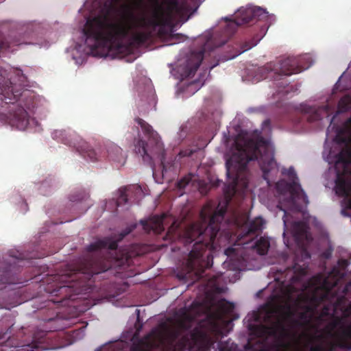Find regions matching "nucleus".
Returning a JSON list of instances; mask_svg holds the SVG:
<instances>
[{"label":"nucleus","mask_w":351,"mask_h":351,"mask_svg":"<svg viewBox=\"0 0 351 351\" xmlns=\"http://www.w3.org/2000/svg\"><path fill=\"white\" fill-rule=\"evenodd\" d=\"M110 1L108 9L104 14L88 19L83 29L85 44L94 56L106 55L112 49L119 53L129 51L130 47L123 42L130 35L131 44L138 47L152 40L157 27L158 36H164V29L171 23L173 12L180 11L178 0L168 1L166 8L158 0H154L156 6L150 17L144 14L136 16L128 5H123L122 19H128L124 21L112 14L116 9L112 5L113 0Z\"/></svg>","instance_id":"1"},{"label":"nucleus","mask_w":351,"mask_h":351,"mask_svg":"<svg viewBox=\"0 0 351 351\" xmlns=\"http://www.w3.org/2000/svg\"><path fill=\"white\" fill-rule=\"evenodd\" d=\"M228 201L221 205L219 203L206 222V208H204L200 216L202 220L188 226L180 235V240L186 245L195 241L186 261V274L179 273L180 279H186L192 272L200 275L213 265V253L219 247L222 240L228 241L232 236L241 241L245 238L252 239L260 235L265 225V220L261 217L248 221L247 217L238 210L227 213Z\"/></svg>","instance_id":"2"},{"label":"nucleus","mask_w":351,"mask_h":351,"mask_svg":"<svg viewBox=\"0 0 351 351\" xmlns=\"http://www.w3.org/2000/svg\"><path fill=\"white\" fill-rule=\"evenodd\" d=\"M234 308L232 303L221 300L217 309L202 320H197L190 308H181L173 317L160 323L163 339L170 345V351H208L222 334L226 317Z\"/></svg>","instance_id":"3"},{"label":"nucleus","mask_w":351,"mask_h":351,"mask_svg":"<svg viewBox=\"0 0 351 351\" xmlns=\"http://www.w3.org/2000/svg\"><path fill=\"white\" fill-rule=\"evenodd\" d=\"M132 231L127 228L119 234L106 237L90 243L86 247V254L75 264L68 265L67 271L54 277L60 282L54 289L48 291L55 296L60 297L59 300H51L58 306L66 305V300H74L73 295L86 291L88 282L95 274L108 271L112 267L113 260L118 259L112 255L104 256V250H115L118 242Z\"/></svg>","instance_id":"4"},{"label":"nucleus","mask_w":351,"mask_h":351,"mask_svg":"<svg viewBox=\"0 0 351 351\" xmlns=\"http://www.w3.org/2000/svg\"><path fill=\"white\" fill-rule=\"evenodd\" d=\"M257 160L263 172V178L267 183L270 177L278 171L274 156V150L269 142L262 136L256 139L239 136L234 141L232 154L226 162V173L232 179L233 186L248 185L247 164Z\"/></svg>","instance_id":"5"},{"label":"nucleus","mask_w":351,"mask_h":351,"mask_svg":"<svg viewBox=\"0 0 351 351\" xmlns=\"http://www.w3.org/2000/svg\"><path fill=\"white\" fill-rule=\"evenodd\" d=\"M249 329L257 336L271 337L274 339V341L271 345H268L263 340H249L244 346V350H239L237 345L228 339L218 343L219 351H306L304 342L297 343L292 350H287V345L283 339L288 335V330L284 321L280 318L268 325L250 324Z\"/></svg>","instance_id":"6"},{"label":"nucleus","mask_w":351,"mask_h":351,"mask_svg":"<svg viewBox=\"0 0 351 351\" xmlns=\"http://www.w3.org/2000/svg\"><path fill=\"white\" fill-rule=\"evenodd\" d=\"M337 170L336 193L341 197L348 198L346 208L350 211L351 217V179L347 176L351 173V150L342 149L337 155L335 162Z\"/></svg>","instance_id":"7"},{"label":"nucleus","mask_w":351,"mask_h":351,"mask_svg":"<svg viewBox=\"0 0 351 351\" xmlns=\"http://www.w3.org/2000/svg\"><path fill=\"white\" fill-rule=\"evenodd\" d=\"M36 258L34 255H25L19 252H10L9 254L0 258V286L16 284L19 267H23L26 260Z\"/></svg>","instance_id":"8"},{"label":"nucleus","mask_w":351,"mask_h":351,"mask_svg":"<svg viewBox=\"0 0 351 351\" xmlns=\"http://www.w3.org/2000/svg\"><path fill=\"white\" fill-rule=\"evenodd\" d=\"M311 58L308 56L298 57H287L279 60L269 68L274 71L275 81L281 79L282 76H289L307 69L311 65Z\"/></svg>","instance_id":"9"},{"label":"nucleus","mask_w":351,"mask_h":351,"mask_svg":"<svg viewBox=\"0 0 351 351\" xmlns=\"http://www.w3.org/2000/svg\"><path fill=\"white\" fill-rule=\"evenodd\" d=\"M268 19V12L260 7L240 10L236 13L234 20H230L223 29V34L230 38L239 26L255 23Z\"/></svg>","instance_id":"10"},{"label":"nucleus","mask_w":351,"mask_h":351,"mask_svg":"<svg viewBox=\"0 0 351 351\" xmlns=\"http://www.w3.org/2000/svg\"><path fill=\"white\" fill-rule=\"evenodd\" d=\"M152 341L145 346L134 345L130 351H170V345L163 339V335L160 332V323L158 326L152 330L150 334ZM122 345V342H118L115 345L109 346L107 349L109 351H123L121 348L115 350L114 346ZM106 350V348H104Z\"/></svg>","instance_id":"11"},{"label":"nucleus","mask_w":351,"mask_h":351,"mask_svg":"<svg viewBox=\"0 0 351 351\" xmlns=\"http://www.w3.org/2000/svg\"><path fill=\"white\" fill-rule=\"evenodd\" d=\"M22 88H17L10 80H5V77L0 74V106L12 104L18 101L22 94Z\"/></svg>","instance_id":"12"},{"label":"nucleus","mask_w":351,"mask_h":351,"mask_svg":"<svg viewBox=\"0 0 351 351\" xmlns=\"http://www.w3.org/2000/svg\"><path fill=\"white\" fill-rule=\"evenodd\" d=\"M6 122L12 128L24 130L29 123V117L23 107L16 106L10 110Z\"/></svg>","instance_id":"13"},{"label":"nucleus","mask_w":351,"mask_h":351,"mask_svg":"<svg viewBox=\"0 0 351 351\" xmlns=\"http://www.w3.org/2000/svg\"><path fill=\"white\" fill-rule=\"evenodd\" d=\"M134 151L135 152V153L140 155L145 161H148L151 160L152 157L150 155L151 154H153L154 149H157V152H162V159L164 160V152L162 151V145H160V147H158L154 144L149 143V141L148 143H146L141 138L139 134H138V138H135L134 140Z\"/></svg>","instance_id":"14"},{"label":"nucleus","mask_w":351,"mask_h":351,"mask_svg":"<svg viewBox=\"0 0 351 351\" xmlns=\"http://www.w3.org/2000/svg\"><path fill=\"white\" fill-rule=\"evenodd\" d=\"M287 176L291 182L288 183L287 188L291 193V199L294 201L296 199H302L305 204H308V197L302 189L301 185L298 183V178L296 173L293 167H290L287 170Z\"/></svg>","instance_id":"15"},{"label":"nucleus","mask_w":351,"mask_h":351,"mask_svg":"<svg viewBox=\"0 0 351 351\" xmlns=\"http://www.w3.org/2000/svg\"><path fill=\"white\" fill-rule=\"evenodd\" d=\"M64 144L73 147L84 158H89L90 160L95 162L97 160V154L94 149L90 147L89 145L81 138H75L73 140H65Z\"/></svg>","instance_id":"16"},{"label":"nucleus","mask_w":351,"mask_h":351,"mask_svg":"<svg viewBox=\"0 0 351 351\" xmlns=\"http://www.w3.org/2000/svg\"><path fill=\"white\" fill-rule=\"evenodd\" d=\"M203 59L204 52L202 51L191 53L186 62L184 75L189 77H193L199 67Z\"/></svg>","instance_id":"17"},{"label":"nucleus","mask_w":351,"mask_h":351,"mask_svg":"<svg viewBox=\"0 0 351 351\" xmlns=\"http://www.w3.org/2000/svg\"><path fill=\"white\" fill-rule=\"evenodd\" d=\"M260 40L261 38H257L256 40H254V38H253L252 40L246 41L241 45L237 44L236 46L231 47L230 49H229L227 51L226 54L223 56L222 60L226 61L236 58L241 53L247 51L252 47L256 45Z\"/></svg>","instance_id":"18"},{"label":"nucleus","mask_w":351,"mask_h":351,"mask_svg":"<svg viewBox=\"0 0 351 351\" xmlns=\"http://www.w3.org/2000/svg\"><path fill=\"white\" fill-rule=\"evenodd\" d=\"M342 276L343 274L340 271L339 268L337 267H334L328 274V276L324 278L322 284V287L326 290V295L324 297H326V295L330 293L332 288L338 285L339 281Z\"/></svg>","instance_id":"19"},{"label":"nucleus","mask_w":351,"mask_h":351,"mask_svg":"<svg viewBox=\"0 0 351 351\" xmlns=\"http://www.w3.org/2000/svg\"><path fill=\"white\" fill-rule=\"evenodd\" d=\"M135 121L138 125L141 126L143 132L148 138L149 143H153L158 147H159L160 145H162L158 134L153 130L152 127L149 123L139 117L136 118Z\"/></svg>","instance_id":"20"},{"label":"nucleus","mask_w":351,"mask_h":351,"mask_svg":"<svg viewBox=\"0 0 351 351\" xmlns=\"http://www.w3.org/2000/svg\"><path fill=\"white\" fill-rule=\"evenodd\" d=\"M308 226L303 221H296L293 224V234L295 241L300 243L311 239Z\"/></svg>","instance_id":"21"},{"label":"nucleus","mask_w":351,"mask_h":351,"mask_svg":"<svg viewBox=\"0 0 351 351\" xmlns=\"http://www.w3.org/2000/svg\"><path fill=\"white\" fill-rule=\"evenodd\" d=\"M42 342L41 341H36L34 340L31 344L23 345L20 348H14L11 349L10 347V339L9 337L5 342H0V351H40V348H42L40 346Z\"/></svg>","instance_id":"22"},{"label":"nucleus","mask_w":351,"mask_h":351,"mask_svg":"<svg viewBox=\"0 0 351 351\" xmlns=\"http://www.w3.org/2000/svg\"><path fill=\"white\" fill-rule=\"evenodd\" d=\"M305 113L308 114L307 120L308 122H314L322 119L324 116L328 117V106H323L319 107L306 106L304 108Z\"/></svg>","instance_id":"23"},{"label":"nucleus","mask_w":351,"mask_h":351,"mask_svg":"<svg viewBox=\"0 0 351 351\" xmlns=\"http://www.w3.org/2000/svg\"><path fill=\"white\" fill-rule=\"evenodd\" d=\"M162 221L163 218L156 217L150 221L142 220L141 223L145 230L147 232L153 231L156 234H160L164 230Z\"/></svg>","instance_id":"24"},{"label":"nucleus","mask_w":351,"mask_h":351,"mask_svg":"<svg viewBox=\"0 0 351 351\" xmlns=\"http://www.w3.org/2000/svg\"><path fill=\"white\" fill-rule=\"evenodd\" d=\"M287 275L289 273L291 274V276L289 280L290 285L289 286H292L294 284L300 282L302 281V278L306 274V268L303 267L300 265L295 264L292 268H288L287 269Z\"/></svg>","instance_id":"25"},{"label":"nucleus","mask_w":351,"mask_h":351,"mask_svg":"<svg viewBox=\"0 0 351 351\" xmlns=\"http://www.w3.org/2000/svg\"><path fill=\"white\" fill-rule=\"evenodd\" d=\"M133 190L136 193H142L141 188L139 185H132L128 187L121 188L119 189L120 194L115 202L117 207H119L128 202V192Z\"/></svg>","instance_id":"26"},{"label":"nucleus","mask_w":351,"mask_h":351,"mask_svg":"<svg viewBox=\"0 0 351 351\" xmlns=\"http://www.w3.org/2000/svg\"><path fill=\"white\" fill-rule=\"evenodd\" d=\"M253 247L260 255H265L269 250V242L263 237H261L254 243Z\"/></svg>","instance_id":"27"},{"label":"nucleus","mask_w":351,"mask_h":351,"mask_svg":"<svg viewBox=\"0 0 351 351\" xmlns=\"http://www.w3.org/2000/svg\"><path fill=\"white\" fill-rule=\"evenodd\" d=\"M344 297H339L337 300L336 306L341 307L342 314L345 318L351 317V302L346 306H342V303L344 301Z\"/></svg>","instance_id":"28"},{"label":"nucleus","mask_w":351,"mask_h":351,"mask_svg":"<svg viewBox=\"0 0 351 351\" xmlns=\"http://www.w3.org/2000/svg\"><path fill=\"white\" fill-rule=\"evenodd\" d=\"M191 176H186L178 180L176 183V186L179 189H184L191 181Z\"/></svg>","instance_id":"29"},{"label":"nucleus","mask_w":351,"mask_h":351,"mask_svg":"<svg viewBox=\"0 0 351 351\" xmlns=\"http://www.w3.org/2000/svg\"><path fill=\"white\" fill-rule=\"evenodd\" d=\"M169 38L171 40H174L175 43H180L184 40L185 36L180 34H172Z\"/></svg>","instance_id":"30"},{"label":"nucleus","mask_w":351,"mask_h":351,"mask_svg":"<svg viewBox=\"0 0 351 351\" xmlns=\"http://www.w3.org/2000/svg\"><path fill=\"white\" fill-rule=\"evenodd\" d=\"M338 267L342 269H345L348 265V261L346 259H339L337 262Z\"/></svg>","instance_id":"31"},{"label":"nucleus","mask_w":351,"mask_h":351,"mask_svg":"<svg viewBox=\"0 0 351 351\" xmlns=\"http://www.w3.org/2000/svg\"><path fill=\"white\" fill-rule=\"evenodd\" d=\"M236 250L232 247H229L225 250L224 254L228 256H231L235 254Z\"/></svg>","instance_id":"32"},{"label":"nucleus","mask_w":351,"mask_h":351,"mask_svg":"<svg viewBox=\"0 0 351 351\" xmlns=\"http://www.w3.org/2000/svg\"><path fill=\"white\" fill-rule=\"evenodd\" d=\"M344 128L347 130L350 133H351V117L348 118L346 121L344 123Z\"/></svg>","instance_id":"33"},{"label":"nucleus","mask_w":351,"mask_h":351,"mask_svg":"<svg viewBox=\"0 0 351 351\" xmlns=\"http://www.w3.org/2000/svg\"><path fill=\"white\" fill-rule=\"evenodd\" d=\"M300 318L304 319L306 323L310 322V318L308 317L306 313H302L300 314Z\"/></svg>","instance_id":"34"},{"label":"nucleus","mask_w":351,"mask_h":351,"mask_svg":"<svg viewBox=\"0 0 351 351\" xmlns=\"http://www.w3.org/2000/svg\"><path fill=\"white\" fill-rule=\"evenodd\" d=\"M16 74L17 75H19L20 77V81L23 82L25 81V75L23 74L22 71L21 70H18L16 71Z\"/></svg>","instance_id":"35"},{"label":"nucleus","mask_w":351,"mask_h":351,"mask_svg":"<svg viewBox=\"0 0 351 351\" xmlns=\"http://www.w3.org/2000/svg\"><path fill=\"white\" fill-rule=\"evenodd\" d=\"M287 311H286V314L288 317H291L293 315V312L292 311V309L291 308L290 306H287Z\"/></svg>","instance_id":"36"},{"label":"nucleus","mask_w":351,"mask_h":351,"mask_svg":"<svg viewBox=\"0 0 351 351\" xmlns=\"http://www.w3.org/2000/svg\"><path fill=\"white\" fill-rule=\"evenodd\" d=\"M331 256V252L329 250H327L323 253V256L326 258H329Z\"/></svg>","instance_id":"37"},{"label":"nucleus","mask_w":351,"mask_h":351,"mask_svg":"<svg viewBox=\"0 0 351 351\" xmlns=\"http://www.w3.org/2000/svg\"><path fill=\"white\" fill-rule=\"evenodd\" d=\"M161 166H162V173H163L165 171H167V167H166V166L165 165L163 159H161Z\"/></svg>","instance_id":"38"},{"label":"nucleus","mask_w":351,"mask_h":351,"mask_svg":"<svg viewBox=\"0 0 351 351\" xmlns=\"http://www.w3.org/2000/svg\"><path fill=\"white\" fill-rule=\"evenodd\" d=\"M8 332H10V333L11 332V327H9V328H8L7 331H6L5 332H4V333L2 335V336H1V337H0V340H1V339L5 338V335H6Z\"/></svg>","instance_id":"39"},{"label":"nucleus","mask_w":351,"mask_h":351,"mask_svg":"<svg viewBox=\"0 0 351 351\" xmlns=\"http://www.w3.org/2000/svg\"><path fill=\"white\" fill-rule=\"evenodd\" d=\"M116 151L119 154H121V152H122V150L120 147H116Z\"/></svg>","instance_id":"40"},{"label":"nucleus","mask_w":351,"mask_h":351,"mask_svg":"<svg viewBox=\"0 0 351 351\" xmlns=\"http://www.w3.org/2000/svg\"><path fill=\"white\" fill-rule=\"evenodd\" d=\"M343 101H343V99H341L340 100V101H339V106H341V105H342V104L343 103Z\"/></svg>","instance_id":"41"},{"label":"nucleus","mask_w":351,"mask_h":351,"mask_svg":"<svg viewBox=\"0 0 351 351\" xmlns=\"http://www.w3.org/2000/svg\"><path fill=\"white\" fill-rule=\"evenodd\" d=\"M226 42V41H223V42L221 45H219L218 47H221L222 45H224Z\"/></svg>","instance_id":"42"},{"label":"nucleus","mask_w":351,"mask_h":351,"mask_svg":"<svg viewBox=\"0 0 351 351\" xmlns=\"http://www.w3.org/2000/svg\"><path fill=\"white\" fill-rule=\"evenodd\" d=\"M101 350H102V348H100L97 349L95 351H101Z\"/></svg>","instance_id":"43"},{"label":"nucleus","mask_w":351,"mask_h":351,"mask_svg":"<svg viewBox=\"0 0 351 351\" xmlns=\"http://www.w3.org/2000/svg\"><path fill=\"white\" fill-rule=\"evenodd\" d=\"M217 64H215L213 65V66H211V69L214 68V67H215V66H217Z\"/></svg>","instance_id":"44"},{"label":"nucleus","mask_w":351,"mask_h":351,"mask_svg":"<svg viewBox=\"0 0 351 351\" xmlns=\"http://www.w3.org/2000/svg\"><path fill=\"white\" fill-rule=\"evenodd\" d=\"M280 184V182H278V183L277 184V187H278V188H279Z\"/></svg>","instance_id":"45"},{"label":"nucleus","mask_w":351,"mask_h":351,"mask_svg":"<svg viewBox=\"0 0 351 351\" xmlns=\"http://www.w3.org/2000/svg\"><path fill=\"white\" fill-rule=\"evenodd\" d=\"M285 215H284V217H283V219L285 218V217L286 216V214H287V212L285 210Z\"/></svg>","instance_id":"46"},{"label":"nucleus","mask_w":351,"mask_h":351,"mask_svg":"<svg viewBox=\"0 0 351 351\" xmlns=\"http://www.w3.org/2000/svg\"><path fill=\"white\" fill-rule=\"evenodd\" d=\"M255 316H256L255 319H258V316L257 315H256Z\"/></svg>","instance_id":"47"},{"label":"nucleus","mask_w":351,"mask_h":351,"mask_svg":"<svg viewBox=\"0 0 351 351\" xmlns=\"http://www.w3.org/2000/svg\"><path fill=\"white\" fill-rule=\"evenodd\" d=\"M71 202H74V201H75L76 199H71Z\"/></svg>","instance_id":"48"}]
</instances>
